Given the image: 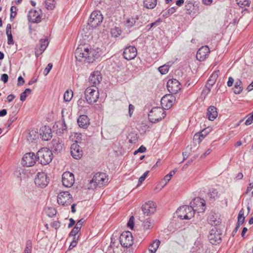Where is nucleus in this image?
<instances>
[{
  "label": "nucleus",
  "instance_id": "nucleus-61",
  "mask_svg": "<svg viewBox=\"0 0 253 253\" xmlns=\"http://www.w3.org/2000/svg\"><path fill=\"white\" fill-rule=\"evenodd\" d=\"M79 231H78L77 229H76L75 227L72 229L71 232L69 234V236H73L74 237L76 235V234L79 232Z\"/></svg>",
  "mask_w": 253,
  "mask_h": 253
},
{
  "label": "nucleus",
  "instance_id": "nucleus-46",
  "mask_svg": "<svg viewBox=\"0 0 253 253\" xmlns=\"http://www.w3.org/2000/svg\"><path fill=\"white\" fill-rule=\"evenodd\" d=\"M127 226L131 229H132L134 225V217L133 216H131L127 223Z\"/></svg>",
  "mask_w": 253,
  "mask_h": 253
},
{
  "label": "nucleus",
  "instance_id": "nucleus-29",
  "mask_svg": "<svg viewBox=\"0 0 253 253\" xmlns=\"http://www.w3.org/2000/svg\"><path fill=\"white\" fill-rule=\"evenodd\" d=\"M223 230L219 229L218 227L213 226L211 229L209 234L210 236H219L222 235Z\"/></svg>",
  "mask_w": 253,
  "mask_h": 253
},
{
  "label": "nucleus",
  "instance_id": "nucleus-45",
  "mask_svg": "<svg viewBox=\"0 0 253 253\" xmlns=\"http://www.w3.org/2000/svg\"><path fill=\"white\" fill-rule=\"evenodd\" d=\"M135 23V20L133 18L127 19L126 22V25L128 27H132Z\"/></svg>",
  "mask_w": 253,
  "mask_h": 253
},
{
  "label": "nucleus",
  "instance_id": "nucleus-1",
  "mask_svg": "<svg viewBox=\"0 0 253 253\" xmlns=\"http://www.w3.org/2000/svg\"><path fill=\"white\" fill-rule=\"evenodd\" d=\"M77 60L80 62L93 63L99 56L98 51L84 45H80L75 52Z\"/></svg>",
  "mask_w": 253,
  "mask_h": 253
},
{
  "label": "nucleus",
  "instance_id": "nucleus-8",
  "mask_svg": "<svg viewBox=\"0 0 253 253\" xmlns=\"http://www.w3.org/2000/svg\"><path fill=\"white\" fill-rule=\"evenodd\" d=\"M189 207L193 209L194 213L196 211L198 213L203 212L206 209V202L203 199L196 197L190 202Z\"/></svg>",
  "mask_w": 253,
  "mask_h": 253
},
{
  "label": "nucleus",
  "instance_id": "nucleus-50",
  "mask_svg": "<svg viewBox=\"0 0 253 253\" xmlns=\"http://www.w3.org/2000/svg\"><path fill=\"white\" fill-rule=\"evenodd\" d=\"M111 33L114 37H118L121 35V31L118 28H115L112 30Z\"/></svg>",
  "mask_w": 253,
  "mask_h": 253
},
{
  "label": "nucleus",
  "instance_id": "nucleus-18",
  "mask_svg": "<svg viewBox=\"0 0 253 253\" xmlns=\"http://www.w3.org/2000/svg\"><path fill=\"white\" fill-rule=\"evenodd\" d=\"M156 207L152 201L145 203L142 206L141 209L144 215H149L154 213L156 211Z\"/></svg>",
  "mask_w": 253,
  "mask_h": 253
},
{
  "label": "nucleus",
  "instance_id": "nucleus-13",
  "mask_svg": "<svg viewBox=\"0 0 253 253\" xmlns=\"http://www.w3.org/2000/svg\"><path fill=\"white\" fill-rule=\"evenodd\" d=\"M62 181L65 187H71L75 182L74 174L69 171L64 172L62 174Z\"/></svg>",
  "mask_w": 253,
  "mask_h": 253
},
{
  "label": "nucleus",
  "instance_id": "nucleus-34",
  "mask_svg": "<svg viewBox=\"0 0 253 253\" xmlns=\"http://www.w3.org/2000/svg\"><path fill=\"white\" fill-rule=\"evenodd\" d=\"M73 96V91L70 90H67L65 91V92L64 94V100L66 102H69Z\"/></svg>",
  "mask_w": 253,
  "mask_h": 253
},
{
  "label": "nucleus",
  "instance_id": "nucleus-38",
  "mask_svg": "<svg viewBox=\"0 0 253 253\" xmlns=\"http://www.w3.org/2000/svg\"><path fill=\"white\" fill-rule=\"evenodd\" d=\"M159 71L162 75H164L167 73L169 70V66L167 65H164L160 66L158 68Z\"/></svg>",
  "mask_w": 253,
  "mask_h": 253
},
{
  "label": "nucleus",
  "instance_id": "nucleus-11",
  "mask_svg": "<svg viewBox=\"0 0 253 253\" xmlns=\"http://www.w3.org/2000/svg\"><path fill=\"white\" fill-rule=\"evenodd\" d=\"M167 86L169 92L173 94H176L181 89L180 83L175 79H169Z\"/></svg>",
  "mask_w": 253,
  "mask_h": 253
},
{
  "label": "nucleus",
  "instance_id": "nucleus-49",
  "mask_svg": "<svg viewBox=\"0 0 253 253\" xmlns=\"http://www.w3.org/2000/svg\"><path fill=\"white\" fill-rule=\"evenodd\" d=\"M219 73V71H215L210 77L209 79L213 80V82L215 83V81L218 77V73Z\"/></svg>",
  "mask_w": 253,
  "mask_h": 253
},
{
  "label": "nucleus",
  "instance_id": "nucleus-59",
  "mask_svg": "<svg viewBox=\"0 0 253 253\" xmlns=\"http://www.w3.org/2000/svg\"><path fill=\"white\" fill-rule=\"evenodd\" d=\"M8 79V76L6 74H3L1 76V80L6 83L7 82Z\"/></svg>",
  "mask_w": 253,
  "mask_h": 253
},
{
  "label": "nucleus",
  "instance_id": "nucleus-40",
  "mask_svg": "<svg viewBox=\"0 0 253 253\" xmlns=\"http://www.w3.org/2000/svg\"><path fill=\"white\" fill-rule=\"evenodd\" d=\"M218 192L215 189H211L209 190L208 195L210 199H214L217 196Z\"/></svg>",
  "mask_w": 253,
  "mask_h": 253
},
{
  "label": "nucleus",
  "instance_id": "nucleus-3",
  "mask_svg": "<svg viewBox=\"0 0 253 253\" xmlns=\"http://www.w3.org/2000/svg\"><path fill=\"white\" fill-rule=\"evenodd\" d=\"M106 182V174L104 172H97L89 181L87 188L93 190L97 186L101 187Z\"/></svg>",
  "mask_w": 253,
  "mask_h": 253
},
{
  "label": "nucleus",
  "instance_id": "nucleus-26",
  "mask_svg": "<svg viewBox=\"0 0 253 253\" xmlns=\"http://www.w3.org/2000/svg\"><path fill=\"white\" fill-rule=\"evenodd\" d=\"M6 34L7 36V43L9 45H12L14 44L13 37L11 33V25L10 24H8L6 28Z\"/></svg>",
  "mask_w": 253,
  "mask_h": 253
},
{
  "label": "nucleus",
  "instance_id": "nucleus-14",
  "mask_svg": "<svg viewBox=\"0 0 253 253\" xmlns=\"http://www.w3.org/2000/svg\"><path fill=\"white\" fill-rule=\"evenodd\" d=\"M102 79L100 72L95 71L91 74L89 79L88 82L91 87H97L96 85L99 84Z\"/></svg>",
  "mask_w": 253,
  "mask_h": 253
},
{
  "label": "nucleus",
  "instance_id": "nucleus-52",
  "mask_svg": "<svg viewBox=\"0 0 253 253\" xmlns=\"http://www.w3.org/2000/svg\"><path fill=\"white\" fill-rule=\"evenodd\" d=\"M78 240L79 238H74L73 241L71 242V243H70V245L68 248V250H72L73 248H74L77 246Z\"/></svg>",
  "mask_w": 253,
  "mask_h": 253
},
{
  "label": "nucleus",
  "instance_id": "nucleus-23",
  "mask_svg": "<svg viewBox=\"0 0 253 253\" xmlns=\"http://www.w3.org/2000/svg\"><path fill=\"white\" fill-rule=\"evenodd\" d=\"M173 99V97L172 96L165 95L161 99V105L163 107L165 106L167 109L170 108L172 105Z\"/></svg>",
  "mask_w": 253,
  "mask_h": 253
},
{
  "label": "nucleus",
  "instance_id": "nucleus-54",
  "mask_svg": "<svg viewBox=\"0 0 253 253\" xmlns=\"http://www.w3.org/2000/svg\"><path fill=\"white\" fill-rule=\"evenodd\" d=\"M52 64L51 63H48L46 67L44 70L43 74L45 76H46L49 72L50 71L51 69L52 68Z\"/></svg>",
  "mask_w": 253,
  "mask_h": 253
},
{
  "label": "nucleus",
  "instance_id": "nucleus-64",
  "mask_svg": "<svg viewBox=\"0 0 253 253\" xmlns=\"http://www.w3.org/2000/svg\"><path fill=\"white\" fill-rule=\"evenodd\" d=\"M234 81V80L232 77H229L228 78V81L227 83V85L229 87L232 86Z\"/></svg>",
  "mask_w": 253,
  "mask_h": 253
},
{
  "label": "nucleus",
  "instance_id": "nucleus-58",
  "mask_svg": "<svg viewBox=\"0 0 253 253\" xmlns=\"http://www.w3.org/2000/svg\"><path fill=\"white\" fill-rule=\"evenodd\" d=\"M170 179L171 178H169V176L168 175H166L161 181V182L164 184V185L162 187H163L170 180Z\"/></svg>",
  "mask_w": 253,
  "mask_h": 253
},
{
  "label": "nucleus",
  "instance_id": "nucleus-33",
  "mask_svg": "<svg viewBox=\"0 0 253 253\" xmlns=\"http://www.w3.org/2000/svg\"><path fill=\"white\" fill-rule=\"evenodd\" d=\"M157 4V0H144V5L148 9L154 8Z\"/></svg>",
  "mask_w": 253,
  "mask_h": 253
},
{
  "label": "nucleus",
  "instance_id": "nucleus-44",
  "mask_svg": "<svg viewBox=\"0 0 253 253\" xmlns=\"http://www.w3.org/2000/svg\"><path fill=\"white\" fill-rule=\"evenodd\" d=\"M40 45L39 46L41 48L45 49L48 44V42L47 39H41L40 41Z\"/></svg>",
  "mask_w": 253,
  "mask_h": 253
},
{
  "label": "nucleus",
  "instance_id": "nucleus-41",
  "mask_svg": "<svg viewBox=\"0 0 253 253\" xmlns=\"http://www.w3.org/2000/svg\"><path fill=\"white\" fill-rule=\"evenodd\" d=\"M204 131H202L199 133H196L194 136V139H199L198 143H200L202 140L205 138V135L203 134Z\"/></svg>",
  "mask_w": 253,
  "mask_h": 253
},
{
  "label": "nucleus",
  "instance_id": "nucleus-51",
  "mask_svg": "<svg viewBox=\"0 0 253 253\" xmlns=\"http://www.w3.org/2000/svg\"><path fill=\"white\" fill-rule=\"evenodd\" d=\"M214 84L215 83L213 82V80L210 79L208 80L207 84L206 85V87L207 88L208 92L210 91L211 89Z\"/></svg>",
  "mask_w": 253,
  "mask_h": 253
},
{
  "label": "nucleus",
  "instance_id": "nucleus-56",
  "mask_svg": "<svg viewBox=\"0 0 253 253\" xmlns=\"http://www.w3.org/2000/svg\"><path fill=\"white\" fill-rule=\"evenodd\" d=\"M34 133H35V132L31 131L28 133V135L27 136V139L28 141H31L32 142L33 140H35L36 139V135H34V136L33 137H32V135L34 134Z\"/></svg>",
  "mask_w": 253,
  "mask_h": 253
},
{
  "label": "nucleus",
  "instance_id": "nucleus-31",
  "mask_svg": "<svg viewBox=\"0 0 253 253\" xmlns=\"http://www.w3.org/2000/svg\"><path fill=\"white\" fill-rule=\"evenodd\" d=\"M242 83L239 79L236 81L234 87L233 88V92L235 94H240L243 90V87L241 85Z\"/></svg>",
  "mask_w": 253,
  "mask_h": 253
},
{
  "label": "nucleus",
  "instance_id": "nucleus-6",
  "mask_svg": "<svg viewBox=\"0 0 253 253\" xmlns=\"http://www.w3.org/2000/svg\"><path fill=\"white\" fill-rule=\"evenodd\" d=\"M85 99L89 104H93L96 102L99 96V93L97 87H88L84 92Z\"/></svg>",
  "mask_w": 253,
  "mask_h": 253
},
{
  "label": "nucleus",
  "instance_id": "nucleus-19",
  "mask_svg": "<svg viewBox=\"0 0 253 253\" xmlns=\"http://www.w3.org/2000/svg\"><path fill=\"white\" fill-rule=\"evenodd\" d=\"M210 50L209 47L207 45L201 47L199 49L197 52V59L201 61L206 59L209 55Z\"/></svg>",
  "mask_w": 253,
  "mask_h": 253
},
{
  "label": "nucleus",
  "instance_id": "nucleus-57",
  "mask_svg": "<svg viewBox=\"0 0 253 253\" xmlns=\"http://www.w3.org/2000/svg\"><path fill=\"white\" fill-rule=\"evenodd\" d=\"M253 122V112L251 116L248 118L245 124L246 126L251 125Z\"/></svg>",
  "mask_w": 253,
  "mask_h": 253
},
{
  "label": "nucleus",
  "instance_id": "nucleus-4",
  "mask_svg": "<svg viewBox=\"0 0 253 253\" xmlns=\"http://www.w3.org/2000/svg\"><path fill=\"white\" fill-rule=\"evenodd\" d=\"M166 116V111L161 107L153 108L148 114L149 120L153 123L159 122Z\"/></svg>",
  "mask_w": 253,
  "mask_h": 253
},
{
  "label": "nucleus",
  "instance_id": "nucleus-24",
  "mask_svg": "<svg viewBox=\"0 0 253 253\" xmlns=\"http://www.w3.org/2000/svg\"><path fill=\"white\" fill-rule=\"evenodd\" d=\"M218 115L216 108L213 106H210L207 109V116L210 121H213Z\"/></svg>",
  "mask_w": 253,
  "mask_h": 253
},
{
  "label": "nucleus",
  "instance_id": "nucleus-17",
  "mask_svg": "<svg viewBox=\"0 0 253 253\" xmlns=\"http://www.w3.org/2000/svg\"><path fill=\"white\" fill-rule=\"evenodd\" d=\"M136 55L137 49L133 46L126 47L123 52L124 57L127 60H130L134 58Z\"/></svg>",
  "mask_w": 253,
  "mask_h": 253
},
{
  "label": "nucleus",
  "instance_id": "nucleus-28",
  "mask_svg": "<svg viewBox=\"0 0 253 253\" xmlns=\"http://www.w3.org/2000/svg\"><path fill=\"white\" fill-rule=\"evenodd\" d=\"M160 244V241L158 239L154 240L150 245L149 251L150 253H155Z\"/></svg>",
  "mask_w": 253,
  "mask_h": 253
},
{
  "label": "nucleus",
  "instance_id": "nucleus-2",
  "mask_svg": "<svg viewBox=\"0 0 253 253\" xmlns=\"http://www.w3.org/2000/svg\"><path fill=\"white\" fill-rule=\"evenodd\" d=\"M37 161L42 165L49 164L53 159L52 151L47 148H42L37 153Z\"/></svg>",
  "mask_w": 253,
  "mask_h": 253
},
{
  "label": "nucleus",
  "instance_id": "nucleus-9",
  "mask_svg": "<svg viewBox=\"0 0 253 253\" xmlns=\"http://www.w3.org/2000/svg\"><path fill=\"white\" fill-rule=\"evenodd\" d=\"M72 196L67 191L62 192L57 196V202L59 205L68 206L73 202Z\"/></svg>",
  "mask_w": 253,
  "mask_h": 253
},
{
  "label": "nucleus",
  "instance_id": "nucleus-63",
  "mask_svg": "<svg viewBox=\"0 0 253 253\" xmlns=\"http://www.w3.org/2000/svg\"><path fill=\"white\" fill-rule=\"evenodd\" d=\"M25 248H27V249L32 250V242L31 240H28L27 241Z\"/></svg>",
  "mask_w": 253,
  "mask_h": 253
},
{
  "label": "nucleus",
  "instance_id": "nucleus-27",
  "mask_svg": "<svg viewBox=\"0 0 253 253\" xmlns=\"http://www.w3.org/2000/svg\"><path fill=\"white\" fill-rule=\"evenodd\" d=\"M121 245L124 248H129L133 244V238H119Z\"/></svg>",
  "mask_w": 253,
  "mask_h": 253
},
{
  "label": "nucleus",
  "instance_id": "nucleus-7",
  "mask_svg": "<svg viewBox=\"0 0 253 253\" xmlns=\"http://www.w3.org/2000/svg\"><path fill=\"white\" fill-rule=\"evenodd\" d=\"M103 19L101 12L99 10H95L90 14L88 24L92 28H96L101 24Z\"/></svg>",
  "mask_w": 253,
  "mask_h": 253
},
{
  "label": "nucleus",
  "instance_id": "nucleus-16",
  "mask_svg": "<svg viewBox=\"0 0 253 253\" xmlns=\"http://www.w3.org/2000/svg\"><path fill=\"white\" fill-rule=\"evenodd\" d=\"M78 142V141L76 140V143L72 144L70 147L71 155L76 159H79L83 156V151Z\"/></svg>",
  "mask_w": 253,
  "mask_h": 253
},
{
  "label": "nucleus",
  "instance_id": "nucleus-36",
  "mask_svg": "<svg viewBox=\"0 0 253 253\" xmlns=\"http://www.w3.org/2000/svg\"><path fill=\"white\" fill-rule=\"evenodd\" d=\"M31 93V89L30 88H27L25 91L22 92L20 94V99L21 101L23 102L26 100L27 96V94H30Z\"/></svg>",
  "mask_w": 253,
  "mask_h": 253
},
{
  "label": "nucleus",
  "instance_id": "nucleus-39",
  "mask_svg": "<svg viewBox=\"0 0 253 253\" xmlns=\"http://www.w3.org/2000/svg\"><path fill=\"white\" fill-rule=\"evenodd\" d=\"M237 3L240 7L249 6L250 2L249 0H236Z\"/></svg>",
  "mask_w": 253,
  "mask_h": 253
},
{
  "label": "nucleus",
  "instance_id": "nucleus-62",
  "mask_svg": "<svg viewBox=\"0 0 253 253\" xmlns=\"http://www.w3.org/2000/svg\"><path fill=\"white\" fill-rule=\"evenodd\" d=\"M52 227L57 229L60 227V223L58 221H55L51 223Z\"/></svg>",
  "mask_w": 253,
  "mask_h": 253
},
{
  "label": "nucleus",
  "instance_id": "nucleus-15",
  "mask_svg": "<svg viewBox=\"0 0 253 253\" xmlns=\"http://www.w3.org/2000/svg\"><path fill=\"white\" fill-rule=\"evenodd\" d=\"M41 10L31 9L28 15V20L32 23H38L41 21Z\"/></svg>",
  "mask_w": 253,
  "mask_h": 253
},
{
  "label": "nucleus",
  "instance_id": "nucleus-30",
  "mask_svg": "<svg viewBox=\"0 0 253 253\" xmlns=\"http://www.w3.org/2000/svg\"><path fill=\"white\" fill-rule=\"evenodd\" d=\"M154 224V220H152L150 218H147L143 221L142 226L144 230L145 231H147L148 230L153 228Z\"/></svg>",
  "mask_w": 253,
  "mask_h": 253
},
{
  "label": "nucleus",
  "instance_id": "nucleus-25",
  "mask_svg": "<svg viewBox=\"0 0 253 253\" xmlns=\"http://www.w3.org/2000/svg\"><path fill=\"white\" fill-rule=\"evenodd\" d=\"M56 126L57 128L56 129L57 133L62 134L64 130L67 128V126L65 122L64 118L62 119L61 122H58L56 123Z\"/></svg>",
  "mask_w": 253,
  "mask_h": 253
},
{
  "label": "nucleus",
  "instance_id": "nucleus-32",
  "mask_svg": "<svg viewBox=\"0 0 253 253\" xmlns=\"http://www.w3.org/2000/svg\"><path fill=\"white\" fill-rule=\"evenodd\" d=\"M120 235L119 237L123 238H128V237H133L132 233L129 231H124L123 232H117L114 233L113 234V236L117 237L118 235Z\"/></svg>",
  "mask_w": 253,
  "mask_h": 253
},
{
  "label": "nucleus",
  "instance_id": "nucleus-47",
  "mask_svg": "<svg viewBox=\"0 0 253 253\" xmlns=\"http://www.w3.org/2000/svg\"><path fill=\"white\" fill-rule=\"evenodd\" d=\"M45 49L41 48L39 46H37L35 48V55L37 57H39L41 55Z\"/></svg>",
  "mask_w": 253,
  "mask_h": 253
},
{
  "label": "nucleus",
  "instance_id": "nucleus-37",
  "mask_svg": "<svg viewBox=\"0 0 253 253\" xmlns=\"http://www.w3.org/2000/svg\"><path fill=\"white\" fill-rule=\"evenodd\" d=\"M55 0H46L45 6L48 9H53L55 7Z\"/></svg>",
  "mask_w": 253,
  "mask_h": 253
},
{
  "label": "nucleus",
  "instance_id": "nucleus-10",
  "mask_svg": "<svg viewBox=\"0 0 253 253\" xmlns=\"http://www.w3.org/2000/svg\"><path fill=\"white\" fill-rule=\"evenodd\" d=\"M37 161V155L33 152L26 153L22 158V164L23 166L30 167L33 166Z\"/></svg>",
  "mask_w": 253,
  "mask_h": 253
},
{
  "label": "nucleus",
  "instance_id": "nucleus-53",
  "mask_svg": "<svg viewBox=\"0 0 253 253\" xmlns=\"http://www.w3.org/2000/svg\"><path fill=\"white\" fill-rule=\"evenodd\" d=\"M148 173H149V171H146L143 173V174L141 176H140V177L139 178V179L138 180V184H141L145 180Z\"/></svg>",
  "mask_w": 253,
  "mask_h": 253
},
{
  "label": "nucleus",
  "instance_id": "nucleus-43",
  "mask_svg": "<svg viewBox=\"0 0 253 253\" xmlns=\"http://www.w3.org/2000/svg\"><path fill=\"white\" fill-rule=\"evenodd\" d=\"M16 10L17 7L15 6H11L10 8V19L11 21H12L13 19L15 17L16 15Z\"/></svg>",
  "mask_w": 253,
  "mask_h": 253
},
{
  "label": "nucleus",
  "instance_id": "nucleus-21",
  "mask_svg": "<svg viewBox=\"0 0 253 253\" xmlns=\"http://www.w3.org/2000/svg\"><path fill=\"white\" fill-rule=\"evenodd\" d=\"M52 149L55 152L59 153L63 148L64 143L59 138L53 139L51 141Z\"/></svg>",
  "mask_w": 253,
  "mask_h": 253
},
{
  "label": "nucleus",
  "instance_id": "nucleus-35",
  "mask_svg": "<svg viewBox=\"0 0 253 253\" xmlns=\"http://www.w3.org/2000/svg\"><path fill=\"white\" fill-rule=\"evenodd\" d=\"M45 212L49 217H52L56 215V210L54 208L48 207L45 209Z\"/></svg>",
  "mask_w": 253,
  "mask_h": 253
},
{
  "label": "nucleus",
  "instance_id": "nucleus-60",
  "mask_svg": "<svg viewBox=\"0 0 253 253\" xmlns=\"http://www.w3.org/2000/svg\"><path fill=\"white\" fill-rule=\"evenodd\" d=\"M24 82H25V81L22 76H19L18 78V83H17L18 86H21V85H23V84L24 83Z\"/></svg>",
  "mask_w": 253,
  "mask_h": 253
},
{
  "label": "nucleus",
  "instance_id": "nucleus-12",
  "mask_svg": "<svg viewBox=\"0 0 253 253\" xmlns=\"http://www.w3.org/2000/svg\"><path fill=\"white\" fill-rule=\"evenodd\" d=\"M49 182V179L45 172H38L35 179L36 185L41 187H44L47 185Z\"/></svg>",
  "mask_w": 253,
  "mask_h": 253
},
{
  "label": "nucleus",
  "instance_id": "nucleus-5",
  "mask_svg": "<svg viewBox=\"0 0 253 253\" xmlns=\"http://www.w3.org/2000/svg\"><path fill=\"white\" fill-rule=\"evenodd\" d=\"M175 214L180 219H188L194 216V211L191 207L184 205L177 210Z\"/></svg>",
  "mask_w": 253,
  "mask_h": 253
},
{
  "label": "nucleus",
  "instance_id": "nucleus-42",
  "mask_svg": "<svg viewBox=\"0 0 253 253\" xmlns=\"http://www.w3.org/2000/svg\"><path fill=\"white\" fill-rule=\"evenodd\" d=\"M244 211L242 209L238 213L237 221L238 222H241V223H243L244 222L245 217L244 216Z\"/></svg>",
  "mask_w": 253,
  "mask_h": 253
},
{
  "label": "nucleus",
  "instance_id": "nucleus-48",
  "mask_svg": "<svg viewBox=\"0 0 253 253\" xmlns=\"http://www.w3.org/2000/svg\"><path fill=\"white\" fill-rule=\"evenodd\" d=\"M222 238H210L209 241L212 245H216L221 242Z\"/></svg>",
  "mask_w": 253,
  "mask_h": 253
},
{
  "label": "nucleus",
  "instance_id": "nucleus-22",
  "mask_svg": "<svg viewBox=\"0 0 253 253\" xmlns=\"http://www.w3.org/2000/svg\"><path fill=\"white\" fill-rule=\"evenodd\" d=\"M78 124L80 127L86 128L89 125V119L86 115L80 116L78 119Z\"/></svg>",
  "mask_w": 253,
  "mask_h": 253
},
{
  "label": "nucleus",
  "instance_id": "nucleus-55",
  "mask_svg": "<svg viewBox=\"0 0 253 253\" xmlns=\"http://www.w3.org/2000/svg\"><path fill=\"white\" fill-rule=\"evenodd\" d=\"M146 150V148L143 145H141L137 150L135 151L134 152V155H136L138 153H143L145 152Z\"/></svg>",
  "mask_w": 253,
  "mask_h": 253
},
{
  "label": "nucleus",
  "instance_id": "nucleus-20",
  "mask_svg": "<svg viewBox=\"0 0 253 253\" xmlns=\"http://www.w3.org/2000/svg\"><path fill=\"white\" fill-rule=\"evenodd\" d=\"M40 134L42 139L44 141L48 140L52 137L51 128L47 126H42L40 128Z\"/></svg>",
  "mask_w": 253,
  "mask_h": 253
}]
</instances>
